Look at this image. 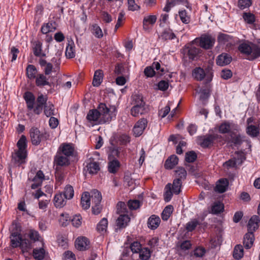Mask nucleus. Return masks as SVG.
I'll use <instances>...</instances> for the list:
<instances>
[{
    "label": "nucleus",
    "mask_w": 260,
    "mask_h": 260,
    "mask_svg": "<svg viewBox=\"0 0 260 260\" xmlns=\"http://www.w3.org/2000/svg\"><path fill=\"white\" fill-rule=\"evenodd\" d=\"M116 108L114 106L109 108L104 103H100L97 109L90 110L86 119L91 124H101L111 121L115 117Z\"/></svg>",
    "instance_id": "1"
},
{
    "label": "nucleus",
    "mask_w": 260,
    "mask_h": 260,
    "mask_svg": "<svg viewBox=\"0 0 260 260\" xmlns=\"http://www.w3.org/2000/svg\"><path fill=\"white\" fill-rule=\"evenodd\" d=\"M102 197L100 192L97 190H92L90 193L84 192L81 198V205L84 209H88L92 204V213L98 215L102 211L101 202Z\"/></svg>",
    "instance_id": "2"
},
{
    "label": "nucleus",
    "mask_w": 260,
    "mask_h": 260,
    "mask_svg": "<svg viewBox=\"0 0 260 260\" xmlns=\"http://www.w3.org/2000/svg\"><path fill=\"white\" fill-rule=\"evenodd\" d=\"M131 114L133 117H139L147 113L148 111V106L143 100V96L135 94L132 96Z\"/></svg>",
    "instance_id": "3"
},
{
    "label": "nucleus",
    "mask_w": 260,
    "mask_h": 260,
    "mask_svg": "<svg viewBox=\"0 0 260 260\" xmlns=\"http://www.w3.org/2000/svg\"><path fill=\"white\" fill-rule=\"evenodd\" d=\"M18 150L13 156V159L15 162L19 165L25 162V159L27 156V139L24 135H22L17 143Z\"/></svg>",
    "instance_id": "4"
},
{
    "label": "nucleus",
    "mask_w": 260,
    "mask_h": 260,
    "mask_svg": "<svg viewBox=\"0 0 260 260\" xmlns=\"http://www.w3.org/2000/svg\"><path fill=\"white\" fill-rule=\"evenodd\" d=\"M238 50L249 60H253L260 56V47L253 44L250 45L247 43H242L239 46Z\"/></svg>",
    "instance_id": "5"
},
{
    "label": "nucleus",
    "mask_w": 260,
    "mask_h": 260,
    "mask_svg": "<svg viewBox=\"0 0 260 260\" xmlns=\"http://www.w3.org/2000/svg\"><path fill=\"white\" fill-rule=\"evenodd\" d=\"M31 142L34 145H38L42 141L49 139L50 135L46 132L41 133L39 129L32 127L29 131Z\"/></svg>",
    "instance_id": "6"
},
{
    "label": "nucleus",
    "mask_w": 260,
    "mask_h": 260,
    "mask_svg": "<svg viewBox=\"0 0 260 260\" xmlns=\"http://www.w3.org/2000/svg\"><path fill=\"white\" fill-rule=\"evenodd\" d=\"M193 43L201 48L208 50L211 49L215 42V39L209 35H203L200 38L195 39Z\"/></svg>",
    "instance_id": "7"
},
{
    "label": "nucleus",
    "mask_w": 260,
    "mask_h": 260,
    "mask_svg": "<svg viewBox=\"0 0 260 260\" xmlns=\"http://www.w3.org/2000/svg\"><path fill=\"white\" fill-rule=\"evenodd\" d=\"M148 124L147 119H140L134 125L133 132L135 137L140 136L144 132Z\"/></svg>",
    "instance_id": "8"
},
{
    "label": "nucleus",
    "mask_w": 260,
    "mask_h": 260,
    "mask_svg": "<svg viewBox=\"0 0 260 260\" xmlns=\"http://www.w3.org/2000/svg\"><path fill=\"white\" fill-rule=\"evenodd\" d=\"M192 76L197 80H202L204 77H206V80L208 81H211L212 79V72L208 71V72L205 73L204 70L201 68H197L193 71Z\"/></svg>",
    "instance_id": "9"
},
{
    "label": "nucleus",
    "mask_w": 260,
    "mask_h": 260,
    "mask_svg": "<svg viewBox=\"0 0 260 260\" xmlns=\"http://www.w3.org/2000/svg\"><path fill=\"white\" fill-rule=\"evenodd\" d=\"M70 160L67 156H63L60 152H57L54 158V165L56 170H58L61 167H66L70 165Z\"/></svg>",
    "instance_id": "10"
},
{
    "label": "nucleus",
    "mask_w": 260,
    "mask_h": 260,
    "mask_svg": "<svg viewBox=\"0 0 260 260\" xmlns=\"http://www.w3.org/2000/svg\"><path fill=\"white\" fill-rule=\"evenodd\" d=\"M10 246L13 248H17L20 246L23 238L20 233L17 230H13L10 236Z\"/></svg>",
    "instance_id": "11"
},
{
    "label": "nucleus",
    "mask_w": 260,
    "mask_h": 260,
    "mask_svg": "<svg viewBox=\"0 0 260 260\" xmlns=\"http://www.w3.org/2000/svg\"><path fill=\"white\" fill-rule=\"evenodd\" d=\"M216 137L214 135H208L201 136L198 138L199 144L204 148H207L211 146Z\"/></svg>",
    "instance_id": "12"
},
{
    "label": "nucleus",
    "mask_w": 260,
    "mask_h": 260,
    "mask_svg": "<svg viewBox=\"0 0 260 260\" xmlns=\"http://www.w3.org/2000/svg\"><path fill=\"white\" fill-rule=\"evenodd\" d=\"M59 150L60 153L68 157L73 156L75 152L74 146L71 143H62L60 145Z\"/></svg>",
    "instance_id": "13"
},
{
    "label": "nucleus",
    "mask_w": 260,
    "mask_h": 260,
    "mask_svg": "<svg viewBox=\"0 0 260 260\" xmlns=\"http://www.w3.org/2000/svg\"><path fill=\"white\" fill-rule=\"evenodd\" d=\"M219 132L224 134H231L232 131H238L237 126L233 123L224 122L220 124L218 127Z\"/></svg>",
    "instance_id": "14"
},
{
    "label": "nucleus",
    "mask_w": 260,
    "mask_h": 260,
    "mask_svg": "<svg viewBox=\"0 0 260 260\" xmlns=\"http://www.w3.org/2000/svg\"><path fill=\"white\" fill-rule=\"evenodd\" d=\"M90 242L88 239L84 237L78 238L75 241V246L77 249L80 251L88 249L89 246Z\"/></svg>",
    "instance_id": "15"
},
{
    "label": "nucleus",
    "mask_w": 260,
    "mask_h": 260,
    "mask_svg": "<svg viewBox=\"0 0 260 260\" xmlns=\"http://www.w3.org/2000/svg\"><path fill=\"white\" fill-rule=\"evenodd\" d=\"M187 54L190 59L194 60L198 57L199 54L201 53V50L192 45L186 46Z\"/></svg>",
    "instance_id": "16"
},
{
    "label": "nucleus",
    "mask_w": 260,
    "mask_h": 260,
    "mask_svg": "<svg viewBox=\"0 0 260 260\" xmlns=\"http://www.w3.org/2000/svg\"><path fill=\"white\" fill-rule=\"evenodd\" d=\"M157 19L156 15H149L144 18L143 21V29L148 30L152 28Z\"/></svg>",
    "instance_id": "17"
},
{
    "label": "nucleus",
    "mask_w": 260,
    "mask_h": 260,
    "mask_svg": "<svg viewBox=\"0 0 260 260\" xmlns=\"http://www.w3.org/2000/svg\"><path fill=\"white\" fill-rule=\"evenodd\" d=\"M87 170L90 174H96L100 169L99 163L94 161L93 158H90L87 162Z\"/></svg>",
    "instance_id": "18"
},
{
    "label": "nucleus",
    "mask_w": 260,
    "mask_h": 260,
    "mask_svg": "<svg viewBox=\"0 0 260 260\" xmlns=\"http://www.w3.org/2000/svg\"><path fill=\"white\" fill-rule=\"evenodd\" d=\"M229 142L234 144L235 146L240 145L242 142L241 136L237 131H232L229 138Z\"/></svg>",
    "instance_id": "19"
},
{
    "label": "nucleus",
    "mask_w": 260,
    "mask_h": 260,
    "mask_svg": "<svg viewBox=\"0 0 260 260\" xmlns=\"http://www.w3.org/2000/svg\"><path fill=\"white\" fill-rule=\"evenodd\" d=\"M229 180L226 178L219 179L216 183L215 191L219 193L224 192L228 189L229 186Z\"/></svg>",
    "instance_id": "20"
},
{
    "label": "nucleus",
    "mask_w": 260,
    "mask_h": 260,
    "mask_svg": "<svg viewBox=\"0 0 260 260\" xmlns=\"http://www.w3.org/2000/svg\"><path fill=\"white\" fill-rule=\"evenodd\" d=\"M23 98L26 102L27 108L29 110H31L34 108L35 97L34 95L29 91L26 92Z\"/></svg>",
    "instance_id": "21"
},
{
    "label": "nucleus",
    "mask_w": 260,
    "mask_h": 260,
    "mask_svg": "<svg viewBox=\"0 0 260 260\" xmlns=\"http://www.w3.org/2000/svg\"><path fill=\"white\" fill-rule=\"evenodd\" d=\"M254 241V236L253 233L251 232H248L245 235L243 239V244L245 248H250L253 245Z\"/></svg>",
    "instance_id": "22"
},
{
    "label": "nucleus",
    "mask_w": 260,
    "mask_h": 260,
    "mask_svg": "<svg viewBox=\"0 0 260 260\" xmlns=\"http://www.w3.org/2000/svg\"><path fill=\"white\" fill-rule=\"evenodd\" d=\"M35 79H36V85L38 87H42L46 85L50 86V82L48 81V79L46 77L45 75L43 74H37Z\"/></svg>",
    "instance_id": "23"
},
{
    "label": "nucleus",
    "mask_w": 260,
    "mask_h": 260,
    "mask_svg": "<svg viewBox=\"0 0 260 260\" xmlns=\"http://www.w3.org/2000/svg\"><path fill=\"white\" fill-rule=\"evenodd\" d=\"M232 61V57L226 54L222 53L219 55L216 59V63L220 66H224L229 64Z\"/></svg>",
    "instance_id": "24"
},
{
    "label": "nucleus",
    "mask_w": 260,
    "mask_h": 260,
    "mask_svg": "<svg viewBox=\"0 0 260 260\" xmlns=\"http://www.w3.org/2000/svg\"><path fill=\"white\" fill-rule=\"evenodd\" d=\"M259 222V218L257 215H253L250 219L247 228L248 232H251L253 233L258 227V223Z\"/></svg>",
    "instance_id": "25"
},
{
    "label": "nucleus",
    "mask_w": 260,
    "mask_h": 260,
    "mask_svg": "<svg viewBox=\"0 0 260 260\" xmlns=\"http://www.w3.org/2000/svg\"><path fill=\"white\" fill-rule=\"evenodd\" d=\"M104 77V72L102 70H96L94 72L92 85L93 86L98 87L101 85L103 82Z\"/></svg>",
    "instance_id": "26"
},
{
    "label": "nucleus",
    "mask_w": 260,
    "mask_h": 260,
    "mask_svg": "<svg viewBox=\"0 0 260 260\" xmlns=\"http://www.w3.org/2000/svg\"><path fill=\"white\" fill-rule=\"evenodd\" d=\"M62 192L56 194L54 198V204L56 207L61 208L66 204V201Z\"/></svg>",
    "instance_id": "27"
},
{
    "label": "nucleus",
    "mask_w": 260,
    "mask_h": 260,
    "mask_svg": "<svg viewBox=\"0 0 260 260\" xmlns=\"http://www.w3.org/2000/svg\"><path fill=\"white\" fill-rule=\"evenodd\" d=\"M32 50L36 56L42 57L46 54L42 52V43L40 41H35L33 43Z\"/></svg>",
    "instance_id": "28"
},
{
    "label": "nucleus",
    "mask_w": 260,
    "mask_h": 260,
    "mask_svg": "<svg viewBox=\"0 0 260 260\" xmlns=\"http://www.w3.org/2000/svg\"><path fill=\"white\" fill-rule=\"evenodd\" d=\"M74 42L72 40L69 41L66 50V55L67 58H73L75 57L76 54Z\"/></svg>",
    "instance_id": "29"
},
{
    "label": "nucleus",
    "mask_w": 260,
    "mask_h": 260,
    "mask_svg": "<svg viewBox=\"0 0 260 260\" xmlns=\"http://www.w3.org/2000/svg\"><path fill=\"white\" fill-rule=\"evenodd\" d=\"M160 219L158 216L151 215L148 219L147 224L149 228L154 230L159 225Z\"/></svg>",
    "instance_id": "30"
},
{
    "label": "nucleus",
    "mask_w": 260,
    "mask_h": 260,
    "mask_svg": "<svg viewBox=\"0 0 260 260\" xmlns=\"http://www.w3.org/2000/svg\"><path fill=\"white\" fill-rule=\"evenodd\" d=\"M218 42L222 44H232L234 43L233 37L225 34H219L218 36Z\"/></svg>",
    "instance_id": "31"
},
{
    "label": "nucleus",
    "mask_w": 260,
    "mask_h": 260,
    "mask_svg": "<svg viewBox=\"0 0 260 260\" xmlns=\"http://www.w3.org/2000/svg\"><path fill=\"white\" fill-rule=\"evenodd\" d=\"M178 158L175 155H171L165 162V167L167 169H172L178 164Z\"/></svg>",
    "instance_id": "32"
},
{
    "label": "nucleus",
    "mask_w": 260,
    "mask_h": 260,
    "mask_svg": "<svg viewBox=\"0 0 260 260\" xmlns=\"http://www.w3.org/2000/svg\"><path fill=\"white\" fill-rule=\"evenodd\" d=\"M130 218L127 215L121 214L116 220L117 226L119 228H125Z\"/></svg>",
    "instance_id": "33"
},
{
    "label": "nucleus",
    "mask_w": 260,
    "mask_h": 260,
    "mask_svg": "<svg viewBox=\"0 0 260 260\" xmlns=\"http://www.w3.org/2000/svg\"><path fill=\"white\" fill-rule=\"evenodd\" d=\"M19 247L23 253L28 252L32 248L31 242L28 239H23Z\"/></svg>",
    "instance_id": "34"
},
{
    "label": "nucleus",
    "mask_w": 260,
    "mask_h": 260,
    "mask_svg": "<svg viewBox=\"0 0 260 260\" xmlns=\"http://www.w3.org/2000/svg\"><path fill=\"white\" fill-rule=\"evenodd\" d=\"M56 29V24L54 22H49L42 25L41 31L44 34L53 31Z\"/></svg>",
    "instance_id": "35"
},
{
    "label": "nucleus",
    "mask_w": 260,
    "mask_h": 260,
    "mask_svg": "<svg viewBox=\"0 0 260 260\" xmlns=\"http://www.w3.org/2000/svg\"><path fill=\"white\" fill-rule=\"evenodd\" d=\"M182 181L180 178H176L174 180L173 184H171V189L174 193L178 194L181 191Z\"/></svg>",
    "instance_id": "36"
},
{
    "label": "nucleus",
    "mask_w": 260,
    "mask_h": 260,
    "mask_svg": "<svg viewBox=\"0 0 260 260\" xmlns=\"http://www.w3.org/2000/svg\"><path fill=\"white\" fill-rule=\"evenodd\" d=\"M141 260H148L151 256V251L148 248L143 247L138 253Z\"/></svg>",
    "instance_id": "37"
},
{
    "label": "nucleus",
    "mask_w": 260,
    "mask_h": 260,
    "mask_svg": "<svg viewBox=\"0 0 260 260\" xmlns=\"http://www.w3.org/2000/svg\"><path fill=\"white\" fill-rule=\"evenodd\" d=\"M27 77L29 79H34L37 76V70L35 66L29 64L26 69Z\"/></svg>",
    "instance_id": "38"
},
{
    "label": "nucleus",
    "mask_w": 260,
    "mask_h": 260,
    "mask_svg": "<svg viewBox=\"0 0 260 260\" xmlns=\"http://www.w3.org/2000/svg\"><path fill=\"white\" fill-rule=\"evenodd\" d=\"M108 220L106 218H102L101 221L98 223L96 226L97 231L101 233L106 232L107 228L108 226Z\"/></svg>",
    "instance_id": "39"
},
{
    "label": "nucleus",
    "mask_w": 260,
    "mask_h": 260,
    "mask_svg": "<svg viewBox=\"0 0 260 260\" xmlns=\"http://www.w3.org/2000/svg\"><path fill=\"white\" fill-rule=\"evenodd\" d=\"M244 254L243 248L241 245H237L233 251V256L236 259H240Z\"/></svg>",
    "instance_id": "40"
},
{
    "label": "nucleus",
    "mask_w": 260,
    "mask_h": 260,
    "mask_svg": "<svg viewBox=\"0 0 260 260\" xmlns=\"http://www.w3.org/2000/svg\"><path fill=\"white\" fill-rule=\"evenodd\" d=\"M108 165V170L110 173H115L120 167V163L117 159L110 160Z\"/></svg>",
    "instance_id": "41"
},
{
    "label": "nucleus",
    "mask_w": 260,
    "mask_h": 260,
    "mask_svg": "<svg viewBox=\"0 0 260 260\" xmlns=\"http://www.w3.org/2000/svg\"><path fill=\"white\" fill-rule=\"evenodd\" d=\"M91 31L98 38H101L103 36L102 29L97 24H93L91 25Z\"/></svg>",
    "instance_id": "42"
},
{
    "label": "nucleus",
    "mask_w": 260,
    "mask_h": 260,
    "mask_svg": "<svg viewBox=\"0 0 260 260\" xmlns=\"http://www.w3.org/2000/svg\"><path fill=\"white\" fill-rule=\"evenodd\" d=\"M118 149L114 146L109 147L108 158L109 160L116 159V157H118L119 155Z\"/></svg>",
    "instance_id": "43"
},
{
    "label": "nucleus",
    "mask_w": 260,
    "mask_h": 260,
    "mask_svg": "<svg viewBox=\"0 0 260 260\" xmlns=\"http://www.w3.org/2000/svg\"><path fill=\"white\" fill-rule=\"evenodd\" d=\"M173 210V207L172 205L167 206L164 209L161 213L162 219L167 221L170 217Z\"/></svg>",
    "instance_id": "44"
},
{
    "label": "nucleus",
    "mask_w": 260,
    "mask_h": 260,
    "mask_svg": "<svg viewBox=\"0 0 260 260\" xmlns=\"http://www.w3.org/2000/svg\"><path fill=\"white\" fill-rule=\"evenodd\" d=\"M74 194V191L73 186L70 185H67L63 191V195L66 199H71L73 198Z\"/></svg>",
    "instance_id": "45"
},
{
    "label": "nucleus",
    "mask_w": 260,
    "mask_h": 260,
    "mask_svg": "<svg viewBox=\"0 0 260 260\" xmlns=\"http://www.w3.org/2000/svg\"><path fill=\"white\" fill-rule=\"evenodd\" d=\"M176 37L173 31L170 29L164 30L160 36V38L164 40H172Z\"/></svg>",
    "instance_id": "46"
},
{
    "label": "nucleus",
    "mask_w": 260,
    "mask_h": 260,
    "mask_svg": "<svg viewBox=\"0 0 260 260\" xmlns=\"http://www.w3.org/2000/svg\"><path fill=\"white\" fill-rule=\"evenodd\" d=\"M44 112L47 117H50L55 115V109L52 104L48 103L44 106Z\"/></svg>",
    "instance_id": "47"
},
{
    "label": "nucleus",
    "mask_w": 260,
    "mask_h": 260,
    "mask_svg": "<svg viewBox=\"0 0 260 260\" xmlns=\"http://www.w3.org/2000/svg\"><path fill=\"white\" fill-rule=\"evenodd\" d=\"M199 224L200 222L198 219H193L186 223L185 229L187 232H192Z\"/></svg>",
    "instance_id": "48"
},
{
    "label": "nucleus",
    "mask_w": 260,
    "mask_h": 260,
    "mask_svg": "<svg viewBox=\"0 0 260 260\" xmlns=\"http://www.w3.org/2000/svg\"><path fill=\"white\" fill-rule=\"evenodd\" d=\"M259 128L255 125H250L246 129L247 134L251 137H256L259 133Z\"/></svg>",
    "instance_id": "49"
},
{
    "label": "nucleus",
    "mask_w": 260,
    "mask_h": 260,
    "mask_svg": "<svg viewBox=\"0 0 260 260\" xmlns=\"http://www.w3.org/2000/svg\"><path fill=\"white\" fill-rule=\"evenodd\" d=\"M33 256L37 260H42L45 256V250L43 248L34 249L33 250Z\"/></svg>",
    "instance_id": "50"
},
{
    "label": "nucleus",
    "mask_w": 260,
    "mask_h": 260,
    "mask_svg": "<svg viewBox=\"0 0 260 260\" xmlns=\"http://www.w3.org/2000/svg\"><path fill=\"white\" fill-rule=\"evenodd\" d=\"M165 192L164 193V200L168 202H169L172 197L173 191L171 190V184L168 183L165 187Z\"/></svg>",
    "instance_id": "51"
},
{
    "label": "nucleus",
    "mask_w": 260,
    "mask_h": 260,
    "mask_svg": "<svg viewBox=\"0 0 260 260\" xmlns=\"http://www.w3.org/2000/svg\"><path fill=\"white\" fill-rule=\"evenodd\" d=\"M224 206L221 203L218 202L213 204L211 207V211L214 214L219 213L223 211Z\"/></svg>",
    "instance_id": "52"
},
{
    "label": "nucleus",
    "mask_w": 260,
    "mask_h": 260,
    "mask_svg": "<svg viewBox=\"0 0 260 260\" xmlns=\"http://www.w3.org/2000/svg\"><path fill=\"white\" fill-rule=\"evenodd\" d=\"M130 248L133 254H138L143 248L140 242L136 241L131 244Z\"/></svg>",
    "instance_id": "53"
},
{
    "label": "nucleus",
    "mask_w": 260,
    "mask_h": 260,
    "mask_svg": "<svg viewBox=\"0 0 260 260\" xmlns=\"http://www.w3.org/2000/svg\"><path fill=\"white\" fill-rule=\"evenodd\" d=\"M243 18L245 21L248 24H253L255 21V16L250 13H244Z\"/></svg>",
    "instance_id": "54"
},
{
    "label": "nucleus",
    "mask_w": 260,
    "mask_h": 260,
    "mask_svg": "<svg viewBox=\"0 0 260 260\" xmlns=\"http://www.w3.org/2000/svg\"><path fill=\"white\" fill-rule=\"evenodd\" d=\"M179 15L182 22L185 24H188L190 22V17L187 15L185 10L179 11Z\"/></svg>",
    "instance_id": "55"
},
{
    "label": "nucleus",
    "mask_w": 260,
    "mask_h": 260,
    "mask_svg": "<svg viewBox=\"0 0 260 260\" xmlns=\"http://www.w3.org/2000/svg\"><path fill=\"white\" fill-rule=\"evenodd\" d=\"M197 156L196 153L193 151H189L185 154V160L188 162H192L196 160Z\"/></svg>",
    "instance_id": "56"
},
{
    "label": "nucleus",
    "mask_w": 260,
    "mask_h": 260,
    "mask_svg": "<svg viewBox=\"0 0 260 260\" xmlns=\"http://www.w3.org/2000/svg\"><path fill=\"white\" fill-rule=\"evenodd\" d=\"M197 92L200 93V99L201 100L207 99L210 95L209 90L207 88L201 89L199 91L197 90Z\"/></svg>",
    "instance_id": "57"
},
{
    "label": "nucleus",
    "mask_w": 260,
    "mask_h": 260,
    "mask_svg": "<svg viewBox=\"0 0 260 260\" xmlns=\"http://www.w3.org/2000/svg\"><path fill=\"white\" fill-rule=\"evenodd\" d=\"M176 175L178 177L177 178H180L181 180L182 179H184L186 176V171L183 168H179L176 170Z\"/></svg>",
    "instance_id": "58"
},
{
    "label": "nucleus",
    "mask_w": 260,
    "mask_h": 260,
    "mask_svg": "<svg viewBox=\"0 0 260 260\" xmlns=\"http://www.w3.org/2000/svg\"><path fill=\"white\" fill-rule=\"evenodd\" d=\"M251 5V0H239L238 7L241 9H244Z\"/></svg>",
    "instance_id": "59"
},
{
    "label": "nucleus",
    "mask_w": 260,
    "mask_h": 260,
    "mask_svg": "<svg viewBox=\"0 0 260 260\" xmlns=\"http://www.w3.org/2000/svg\"><path fill=\"white\" fill-rule=\"evenodd\" d=\"M127 205L131 210H136L140 206V203L138 200L128 201Z\"/></svg>",
    "instance_id": "60"
},
{
    "label": "nucleus",
    "mask_w": 260,
    "mask_h": 260,
    "mask_svg": "<svg viewBox=\"0 0 260 260\" xmlns=\"http://www.w3.org/2000/svg\"><path fill=\"white\" fill-rule=\"evenodd\" d=\"M170 111V107L169 105H167L164 108L161 109L158 111V116L161 118L166 117Z\"/></svg>",
    "instance_id": "61"
},
{
    "label": "nucleus",
    "mask_w": 260,
    "mask_h": 260,
    "mask_svg": "<svg viewBox=\"0 0 260 260\" xmlns=\"http://www.w3.org/2000/svg\"><path fill=\"white\" fill-rule=\"evenodd\" d=\"M101 16L103 20L105 23H110L112 21L111 16L106 11H102L101 12Z\"/></svg>",
    "instance_id": "62"
},
{
    "label": "nucleus",
    "mask_w": 260,
    "mask_h": 260,
    "mask_svg": "<svg viewBox=\"0 0 260 260\" xmlns=\"http://www.w3.org/2000/svg\"><path fill=\"white\" fill-rule=\"evenodd\" d=\"M144 73L148 77H152L155 75V71L152 67L149 66L146 67L144 71Z\"/></svg>",
    "instance_id": "63"
},
{
    "label": "nucleus",
    "mask_w": 260,
    "mask_h": 260,
    "mask_svg": "<svg viewBox=\"0 0 260 260\" xmlns=\"http://www.w3.org/2000/svg\"><path fill=\"white\" fill-rule=\"evenodd\" d=\"M64 260H76L75 255L71 251H67L64 253Z\"/></svg>",
    "instance_id": "64"
}]
</instances>
